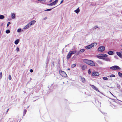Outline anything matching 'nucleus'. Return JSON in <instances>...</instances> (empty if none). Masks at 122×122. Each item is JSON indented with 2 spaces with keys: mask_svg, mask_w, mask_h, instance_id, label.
Wrapping results in <instances>:
<instances>
[{
  "mask_svg": "<svg viewBox=\"0 0 122 122\" xmlns=\"http://www.w3.org/2000/svg\"><path fill=\"white\" fill-rule=\"evenodd\" d=\"M83 61L87 64L92 66H95V64L92 61L87 59H84Z\"/></svg>",
  "mask_w": 122,
  "mask_h": 122,
  "instance_id": "1",
  "label": "nucleus"
},
{
  "mask_svg": "<svg viewBox=\"0 0 122 122\" xmlns=\"http://www.w3.org/2000/svg\"><path fill=\"white\" fill-rule=\"evenodd\" d=\"M59 73L60 75L62 77H66L67 76V75L66 73L64 71L61 70H60Z\"/></svg>",
  "mask_w": 122,
  "mask_h": 122,
  "instance_id": "2",
  "label": "nucleus"
},
{
  "mask_svg": "<svg viewBox=\"0 0 122 122\" xmlns=\"http://www.w3.org/2000/svg\"><path fill=\"white\" fill-rule=\"evenodd\" d=\"M110 68L112 70H121V68L117 66H114L110 67Z\"/></svg>",
  "mask_w": 122,
  "mask_h": 122,
  "instance_id": "3",
  "label": "nucleus"
},
{
  "mask_svg": "<svg viewBox=\"0 0 122 122\" xmlns=\"http://www.w3.org/2000/svg\"><path fill=\"white\" fill-rule=\"evenodd\" d=\"M94 44L92 43L91 44L85 47V48L86 49H88L92 48L94 46Z\"/></svg>",
  "mask_w": 122,
  "mask_h": 122,
  "instance_id": "4",
  "label": "nucleus"
},
{
  "mask_svg": "<svg viewBox=\"0 0 122 122\" xmlns=\"http://www.w3.org/2000/svg\"><path fill=\"white\" fill-rule=\"evenodd\" d=\"M105 50V47L103 46H101L99 47L98 49V51L100 52L104 51Z\"/></svg>",
  "mask_w": 122,
  "mask_h": 122,
  "instance_id": "5",
  "label": "nucleus"
},
{
  "mask_svg": "<svg viewBox=\"0 0 122 122\" xmlns=\"http://www.w3.org/2000/svg\"><path fill=\"white\" fill-rule=\"evenodd\" d=\"M58 1V0H56L53 2L49 4H48V5L49 6H52L55 5L56 4Z\"/></svg>",
  "mask_w": 122,
  "mask_h": 122,
  "instance_id": "6",
  "label": "nucleus"
},
{
  "mask_svg": "<svg viewBox=\"0 0 122 122\" xmlns=\"http://www.w3.org/2000/svg\"><path fill=\"white\" fill-rule=\"evenodd\" d=\"M99 75V74L98 72H93L92 73V75L93 76H98Z\"/></svg>",
  "mask_w": 122,
  "mask_h": 122,
  "instance_id": "7",
  "label": "nucleus"
},
{
  "mask_svg": "<svg viewBox=\"0 0 122 122\" xmlns=\"http://www.w3.org/2000/svg\"><path fill=\"white\" fill-rule=\"evenodd\" d=\"M72 55L69 52L66 56V58L68 60L71 57Z\"/></svg>",
  "mask_w": 122,
  "mask_h": 122,
  "instance_id": "8",
  "label": "nucleus"
},
{
  "mask_svg": "<svg viewBox=\"0 0 122 122\" xmlns=\"http://www.w3.org/2000/svg\"><path fill=\"white\" fill-rule=\"evenodd\" d=\"M36 21L35 20H32L29 23L30 26H31V25H33L36 23Z\"/></svg>",
  "mask_w": 122,
  "mask_h": 122,
  "instance_id": "9",
  "label": "nucleus"
},
{
  "mask_svg": "<svg viewBox=\"0 0 122 122\" xmlns=\"http://www.w3.org/2000/svg\"><path fill=\"white\" fill-rule=\"evenodd\" d=\"M117 54L120 58H122V54L121 53L119 52H116Z\"/></svg>",
  "mask_w": 122,
  "mask_h": 122,
  "instance_id": "10",
  "label": "nucleus"
},
{
  "mask_svg": "<svg viewBox=\"0 0 122 122\" xmlns=\"http://www.w3.org/2000/svg\"><path fill=\"white\" fill-rule=\"evenodd\" d=\"M31 26L28 23L27 25L24 26L23 28V29L24 30L27 29L29 28Z\"/></svg>",
  "mask_w": 122,
  "mask_h": 122,
  "instance_id": "11",
  "label": "nucleus"
},
{
  "mask_svg": "<svg viewBox=\"0 0 122 122\" xmlns=\"http://www.w3.org/2000/svg\"><path fill=\"white\" fill-rule=\"evenodd\" d=\"M87 68V66L86 65H83L81 69L82 70H84L86 69Z\"/></svg>",
  "mask_w": 122,
  "mask_h": 122,
  "instance_id": "12",
  "label": "nucleus"
},
{
  "mask_svg": "<svg viewBox=\"0 0 122 122\" xmlns=\"http://www.w3.org/2000/svg\"><path fill=\"white\" fill-rule=\"evenodd\" d=\"M97 57L99 59H104V58H103V57L102 56V54L98 56H97Z\"/></svg>",
  "mask_w": 122,
  "mask_h": 122,
  "instance_id": "13",
  "label": "nucleus"
},
{
  "mask_svg": "<svg viewBox=\"0 0 122 122\" xmlns=\"http://www.w3.org/2000/svg\"><path fill=\"white\" fill-rule=\"evenodd\" d=\"M76 51L74 50L72 51H70L69 52L72 55H73L76 53Z\"/></svg>",
  "mask_w": 122,
  "mask_h": 122,
  "instance_id": "14",
  "label": "nucleus"
},
{
  "mask_svg": "<svg viewBox=\"0 0 122 122\" xmlns=\"http://www.w3.org/2000/svg\"><path fill=\"white\" fill-rule=\"evenodd\" d=\"M107 53L109 55H113L114 53L113 52L111 51H108Z\"/></svg>",
  "mask_w": 122,
  "mask_h": 122,
  "instance_id": "15",
  "label": "nucleus"
},
{
  "mask_svg": "<svg viewBox=\"0 0 122 122\" xmlns=\"http://www.w3.org/2000/svg\"><path fill=\"white\" fill-rule=\"evenodd\" d=\"M74 12L77 14H78L80 12L79 8H78L77 9L74 11Z\"/></svg>",
  "mask_w": 122,
  "mask_h": 122,
  "instance_id": "16",
  "label": "nucleus"
},
{
  "mask_svg": "<svg viewBox=\"0 0 122 122\" xmlns=\"http://www.w3.org/2000/svg\"><path fill=\"white\" fill-rule=\"evenodd\" d=\"M11 16L12 18V19H14L15 17V15L14 13H11Z\"/></svg>",
  "mask_w": 122,
  "mask_h": 122,
  "instance_id": "17",
  "label": "nucleus"
},
{
  "mask_svg": "<svg viewBox=\"0 0 122 122\" xmlns=\"http://www.w3.org/2000/svg\"><path fill=\"white\" fill-rule=\"evenodd\" d=\"M19 39H17L15 41V43L16 45L17 44L19 43Z\"/></svg>",
  "mask_w": 122,
  "mask_h": 122,
  "instance_id": "18",
  "label": "nucleus"
},
{
  "mask_svg": "<svg viewBox=\"0 0 122 122\" xmlns=\"http://www.w3.org/2000/svg\"><path fill=\"white\" fill-rule=\"evenodd\" d=\"M104 60L107 61H110V60L109 58L107 57L106 58H104Z\"/></svg>",
  "mask_w": 122,
  "mask_h": 122,
  "instance_id": "19",
  "label": "nucleus"
},
{
  "mask_svg": "<svg viewBox=\"0 0 122 122\" xmlns=\"http://www.w3.org/2000/svg\"><path fill=\"white\" fill-rule=\"evenodd\" d=\"M5 16L3 15H0V19H3L5 18Z\"/></svg>",
  "mask_w": 122,
  "mask_h": 122,
  "instance_id": "20",
  "label": "nucleus"
},
{
  "mask_svg": "<svg viewBox=\"0 0 122 122\" xmlns=\"http://www.w3.org/2000/svg\"><path fill=\"white\" fill-rule=\"evenodd\" d=\"M97 62L99 64H100V65L103 64V63L102 61H97Z\"/></svg>",
  "mask_w": 122,
  "mask_h": 122,
  "instance_id": "21",
  "label": "nucleus"
},
{
  "mask_svg": "<svg viewBox=\"0 0 122 122\" xmlns=\"http://www.w3.org/2000/svg\"><path fill=\"white\" fill-rule=\"evenodd\" d=\"M82 81L83 83H84L85 82V78L83 77H82L81 78Z\"/></svg>",
  "mask_w": 122,
  "mask_h": 122,
  "instance_id": "22",
  "label": "nucleus"
},
{
  "mask_svg": "<svg viewBox=\"0 0 122 122\" xmlns=\"http://www.w3.org/2000/svg\"><path fill=\"white\" fill-rule=\"evenodd\" d=\"M102 55L103 58H104V57H107L108 56L107 55L105 54H102Z\"/></svg>",
  "mask_w": 122,
  "mask_h": 122,
  "instance_id": "23",
  "label": "nucleus"
},
{
  "mask_svg": "<svg viewBox=\"0 0 122 122\" xmlns=\"http://www.w3.org/2000/svg\"><path fill=\"white\" fill-rule=\"evenodd\" d=\"M94 89L96 90V91H98V92L100 93H101V92H100V91H99V90L98 88H97L96 87L94 88Z\"/></svg>",
  "mask_w": 122,
  "mask_h": 122,
  "instance_id": "24",
  "label": "nucleus"
},
{
  "mask_svg": "<svg viewBox=\"0 0 122 122\" xmlns=\"http://www.w3.org/2000/svg\"><path fill=\"white\" fill-rule=\"evenodd\" d=\"M118 74L119 76H122V73H121L120 72H118Z\"/></svg>",
  "mask_w": 122,
  "mask_h": 122,
  "instance_id": "25",
  "label": "nucleus"
},
{
  "mask_svg": "<svg viewBox=\"0 0 122 122\" xmlns=\"http://www.w3.org/2000/svg\"><path fill=\"white\" fill-rule=\"evenodd\" d=\"M26 112V110L25 109L23 111V116H24Z\"/></svg>",
  "mask_w": 122,
  "mask_h": 122,
  "instance_id": "26",
  "label": "nucleus"
},
{
  "mask_svg": "<svg viewBox=\"0 0 122 122\" xmlns=\"http://www.w3.org/2000/svg\"><path fill=\"white\" fill-rule=\"evenodd\" d=\"M5 32L7 34H8L10 33V31L9 30H6Z\"/></svg>",
  "mask_w": 122,
  "mask_h": 122,
  "instance_id": "27",
  "label": "nucleus"
},
{
  "mask_svg": "<svg viewBox=\"0 0 122 122\" xmlns=\"http://www.w3.org/2000/svg\"><path fill=\"white\" fill-rule=\"evenodd\" d=\"M55 7L53 8H52V9H47V10H45V11H50L52 9H53V8H55V7Z\"/></svg>",
  "mask_w": 122,
  "mask_h": 122,
  "instance_id": "28",
  "label": "nucleus"
},
{
  "mask_svg": "<svg viewBox=\"0 0 122 122\" xmlns=\"http://www.w3.org/2000/svg\"><path fill=\"white\" fill-rule=\"evenodd\" d=\"M85 51V50L84 49H81L80 50V52H84Z\"/></svg>",
  "mask_w": 122,
  "mask_h": 122,
  "instance_id": "29",
  "label": "nucleus"
},
{
  "mask_svg": "<svg viewBox=\"0 0 122 122\" xmlns=\"http://www.w3.org/2000/svg\"><path fill=\"white\" fill-rule=\"evenodd\" d=\"M21 29L20 28L18 29L17 30V31L18 32H21Z\"/></svg>",
  "mask_w": 122,
  "mask_h": 122,
  "instance_id": "30",
  "label": "nucleus"
},
{
  "mask_svg": "<svg viewBox=\"0 0 122 122\" xmlns=\"http://www.w3.org/2000/svg\"><path fill=\"white\" fill-rule=\"evenodd\" d=\"M76 66V65L75 64H73L71 66V67L72 68L75 67Z\"/></svg>",
  "mask_w": 122,
  "mask_h": 122,
  "instance_id": "31",
  "label": "nucleus"
},
{
  "mask_svg": "<svg viewBox=\"0 0 122 122\" xmlns=\"http://www.w3.org/2000/svg\"><path fill=\"white\" fill-rule=\"evenodd\" d=\"M8 78L9 80H11V77L10 75H9Z\"/></svg>",
  "mask_w": 122,
  "mask_h": 122,
  "instance_id": "32",
  "label": "nucleus"
},
{
  "mask_svg": "<svg viewBox=\"0 0 122 122\" xmlns=\"http://www.w3.org/2000/svg\"><path fill=\"white\" fill-rule=\"evenodd\" d=\"M103 79L105 80H107L108 79L107 77H103Z\"/></svg>",
  "mask_w": 122,
  "mask_h": 122,
  "instance_id": "33",
  "label": "nucleus"
},
{
  "mask_svg": "<svg viewBox=\"0 0 122 122\" xmlns=\"http://www.w3.org/2000/svg\"><path fill=\"white\" fill-rule=\"evenodd\" d=\"M91 73V70L90 69H89L88 70V73L89 74H90Z\"/></svg>",
  "mask_w": 122,
  "mask_h": 122,
  "instance_id": "34",
  "label": "nucleus"
},
{
  "mask_svg": "<svg viewBox=\"0 0 122 122\" xmlns=\"http://www.w3.org/2000/svg\"><path fill=\"white\" fill-rule=\"evenodd\" d=\"M110 77H115V75L113 74H112L110 76Z\"/></svg>",
  "mask_w": 122,
  "mask_h": 122,
  "instance_id": "35",
  "label": "nucleus"
},
{
  "mask_svg": "<svg viewBox=\"0 0 122 122\" xmlns=\"http://www.w3.org/2000/svg\"><path fill=\"white\" fill-rule=\"evenodd\" d=\"M91 86L94 89V88L96 87L94 85H91Z\"/></svg>",
  "mask_w": 122,
  "mask_h": 122,
  "instance_id": "36",
  "label": "nucleus"
},
{
  "mask_svg": "<svg viewBox=\"0 0 122 122\" xmlns=\"http://www.w3.org/2000/svg\"><path fill=\"white\" fill-rule=\"evenodd\" d=\"M2 73L1 72L0 73V78H2Z\"/></svg>",
  "mask_w": 122,
  "mask_h": 122,
  "instance_id": "37",
  "label": "nucleus"
},
{
  "mask_svg": "<svg viewBox=\"0 0 122 122\" xmlns=\"http://www.w3.org/2000/svg\"><path fill=\"white\" fill-rule=\"evenodd\" d=\"M16 50L17 51V52H18L19 51V48L18 47H17L16 49Z\"/></svg>",
  "mask_w": 122,
  "mask_h": 122,
  "instance_id": "38",
  "label": "nucleus"
},
{
  "mask_svg": "<svg viewBox=\"0 0 122 122\" xmlns=\"http://www.w3.org/2000/svg\"><path fill=\"white\" fill-rule=\"evenodd\" d=\"M97 28H98V27L97 26H95L93 28V29H95Z\"/></svg>",
  "mask_w": 122,
  "mask_h": 122,
  "instance_id": "39",
  "label": "nucleus"
},
{
  "mask_svg": "<svg viewBox=\"0 0 122 122\" xmlns=\"http://www.w3.org/2000/svg\"><path fill=\"white\" fill-rule=\"evenodd\" d=\"M48 59H47L46 60V66H47V64L48 63Z\"/></svg>",
  "mask_w": 122,
  "mask_h": 122,
  "instance_id": "40",
  "label": "nucleus"
},
{
  "mask_svg": "<svg viewBox=\"0 0 122 122\" xmlns=\"http://www.w3.org/2000/svg\"><path fill=\"white\" fill-rule=\"evenodd\" d=\"M81 54V52H80V51H79L78 52L77 54V55H78L80 54Z\"/></svg>",
  "mask_w": 122,
  "mask_h": 122,
  "instance_id": "41",
  "label": "nucleus"
},
{
  "mask_svg": "<svg viewBox=\"0 0 122 122\" xmlns=\"http://www.w3.org/2000/svg\"><path fill=\"white\" fill-rule=\"evenodd\" d=\"M10 24V22H8L7 24V26H8Z\"/></svg>",
  "mask_w": 122,
  "mask_h": 122,
  "instance_id": "42",
  "label": "nucleus"
},
{
  "mask_svg": "<svg viewBox=\"0 0 122 122\" xmlns=\"http://www.w3.org/2000/svg\"><path fill=\"white\" fill-rule=\"evenodd\" d=\"M30 71L31 72H33V71L32 69H31L30 70Z\"/></svg>",
  "mask_w": 122,
  "mask_h": 122,
  "instance_id": "43",
  "label": "nucleus"
},
{
  "mask_svg": "<svg viewBox=\"0 0 122 122\" xmlns=\"http://www.w3.org/2000/svg\"><path fill=\"white\" fill-rule=\"evenodd\" d=\"M47 17H46L44 18L43 19V20H45L47 19Z\"/></svg>",
  "mask_w": 122,
  "mask_h": 122,
  "instance_id": "44",
  "label": "nucleus"
},
{
  "mask_svg": "<svg viewBox=\"0 0 122 122\" xmlns=\"http://www.w3.org/2000/svg\"><path fill=\"white\" fill-rule=\"evenodd\" d=\"M114 57H115V58L116 59H118V57H117V56H114Z\"/></svg>",
  "mask_w": 122,
  "mask_h": 122,
  "instance_id": "45",
  "label": "nucleus"
},
{
  "mask_svg": "<svg viewBox=\"0 0 122 122\" xmlns=\"http://www.w3.org/2000/svg\"><path fill=\"white\" fill-rule=\"evenodd\" d=\"M52 2V0H50L49 2V3H51Z\"/></svg>",
  "mask_w": 122,
  "mask_h": 122,
  "instance_id": "46",
  "label": "nucleus"
},
{
  "mask_svg": "<svg viewBox=\"0 0 122 122\" xmlns=\"http://www.w3.org/2000/svg\"><path fill=\"white\" fill-rule=\"evenodd\" d=\"M64 1V0H62L61 2V3H60V4H61V3H62V2H63Z\"/></svg>",
  "mask_w": 122,
  "mask_h": 122,
  "instance_id": "47",
  "label": "nucleus"
},
{
  "mask_svg": "<svg viewBox=\"0 0 122 122\" xmlns=\"http://www.w3.org/2000/svg\"><path fill=\"white\" fill-rule=\"evenodd\" d=\"M38 1H43V0H38Z\"/></svg>",
  "mask_w": 122,
  "mask_h": 122,
  "instance_id": "48",
  "label": "nucleus"
},
{
  "mask_svg": "<svg viewBox=\"0 0 122 122\" xmlns=\"http://www.w3.org/2000/svg\"><path fill=\"white\" fill-rule=\"evenodd\" d=\"M9 109H7V111H6V112H8V111H9Z\"/></svg>",
  "mask_w": 122,
  "mask_h": 122,
  "instance_id": "49",
  "label": "nucleus"
},
{
  "mask_svg": "<svg viewBox=\"0 0 122 122\" xmlns=\"http://www.w3.org/2000/svg\"><path fill=\"white\" fill-rule=\"evenodd\" d=\"M67 69L68 70H70V68H68V69Z\"/></svg>",
  "mask_w": 122,
  "mask_h": 122,
  "instance_id": "50",
  "label": "nucleus"
},
{
  "mask_svg": "<svg viewBox=\"0 0 122 122\" xmlns=\"http://www.w3.org/2000/svg\"><path fill=\"white\" fill-rule=\"evenodd\" d=\"M121 46L122 47V45H121Z\"/></svg>",
  "mask_w": 122,
  "mask_h": 122,
  "instance_id": "51",
  "label": "nucleus"
},
{
  "mask_svg": "<svg viewBox=\"0 0 122 122\" xmlns=\"http://www.w3.org/2000/svg\"><path fill=\"white\" fill-rule=\"evenodd\" d=\"M110 93H111V94H112V95H113V94H112L111 92H110Z\"/></svg>",
  "mask_w": 122,
  "mask_h": 122,
  "instance_id": "52",
  "label": "nucleus"
},
{
  "mask_svg": "<svg viewBox=\"0 0 122 122\" xmlns=\"http://www.w3.org/2000/svg\"><path fill=\"white\" fill-rule=\"evenodd\" d=\"M103 114H105V113H104V114L103 113Z\"/></svg>",
  "mask_w": 122,
  "mask_h": 122,
  "instance_id": "53",
  "label": "nucleus"
}]
</instances>
